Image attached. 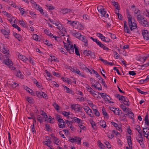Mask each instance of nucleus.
Masks as SVG:
<instances>
[{
  "label": "nucleus",
  "instance_id": "f257e3e1",
  "mask_svg": "<svg viewBox=\"0 0 149 149\" xmlns=\"http://www.w3.org/2000/svg\"><path fill=\"white\" fill-rule=\"evenodd\" d=\"M127 17L128 19V25L131 30L132 31L137 28V24L135 22L134 19L132 20L131 15L129 13L127 14Z\"/></svg>",
  "mask_w": 149,
  "mask_h": 149
},
{
  "label": "nucleus",
  "instance_id": "f03ea898",
  "mask_svg": "<svg viewBox=\"0 0 149 149\" xmlns=\"http://www.w3.org/2000/svg\"><path fill=\"white\" fill-rule=\"evenodd\" d=\"M56 119L58 122V125L60 128H63L65 125V123L64 121L61 118L60 115L56 114Z\"/></svg>",
  "mask_w": 149,
  "mask_h": 149
},
{
  "label": "nucleus",
  "instance_id": "7ed1b4c3",
  "mask_svg": "<svg viewBox=\"0 0 149 149\" xmlns=\"http://www.w3.org/2000/svg\"><path fill=\"white\" fill-rule=\"evenodd\" d=\"M3 63L4 64L8 66L11 69L15 70V68L13 67V63L11 60L8 58L7 59H6L3 61Z\"/></svg>",
  "mask_w": 149,
  "mask_h": 149
},
{
  "label": "nucleus",
  "instance_id": "20e7f679",
  "mask_svg": "<svg viewBox=\"0 0 149 149\" xmlns=\"http://www.w3.org/2000/svg\"><path fill=\"white\" fill-rule=\"evenodd\" d=\"M71 109L76 112H80L83 113L84 112L82 111V108L80 107V105L78 104H73L71 106Z\"/></svg>",
  "mask_w": 149,
  "mask_h": 149
},
{
  "label": "nucleus",
  "instance_id": "39448f33",
  "mask_svg": "<svg viewBox=\"0 0 149 149\" xmlns=\"http://www.w3.org/2000/svg\"><path fill=\"white\" fill-rule=\"evenodd\" d=\"M64 47L70 54H72L74 53V48L72 45H71L70 44L67 45L65 44L64 45Z\"/></svg>",
  "mask_w": 149,
  "mask_h": 149
},
{
  "label": "nucleus",
  "instance_id": "423d86ee",
  "mask_svg": "<svg viewBox=\"0 0 149 149\" xmlns=\"http://www.w3.org/2000/svg\"><path fill=\"white\" fill-rule=\"evenodd\" d=\"M0 50L1 52L6 54V56L9 54L10 51L9 49L4 45H2V48H0Z\"/></svg>",
  "mask_w": 149,
  "mask_h": 149
},
{
  "label": "nucleus",
  "instance_id": "0eeeda50",
  "mask_svg": "<svg viewBox=\"0 0 149 149\" xmlns=\"http://www.w3.org/2000/svg\"><path fill=\"white\" fill-rule=\"evenodd\" d=\"M142 34L144 39L149 40V32L147 30H144L142 32Z\"/></svg>",
  "mask_w": 149,
  "mask_h": 149
},
{
  "label": "nucleus",
  "instance_id": "6e6552de",
  "mask_svg": "<svg viewBox=\"0 0 149 149\" xmlns=\"http://www.w3.org/2000/svg\"><path fill=\"white\" fill-rule=\"evenodd\" d=\"M1 31L5 37L7 38L8 37V35L10 34L9 29H7L6 30L3 29H1Z\"/></svg>",
  "mask_w": 149,
  "mask_h": 149
},
{
  "label": "nucleus",
  "instance_id": "1a4fd4ad",
  "mask_svg": "<svg viewBox=\"0 0 149 149\" xmlns=\"http://www.w3.org/2000/svg\"><path fill=\"white\" fill-rule=\"evenodd\" d=\"M36 95L38 97H42L43 98H46L47 97V95L45 93L42 91H36Z\"/></svg>",
  "mask_w": 149,
  "mask_h": 149
},
{
  "label": "nucleus",
  "instance_id": "9d476101",
  "mask_svg": "<svg viewBox=\"0 0 149 149\" xmlns=\"http://www.w3.org/2000/svg\"><path fill=\"white\" fill-rule=\"evenodd\" d=\"M84 54L87 56H90L93 58L95 57L94 53L90 51L85 50L84 51Z\"/></svg>",
  "mask_w": 149,
  "mask_h": 149
},
{
  "label": "nucleus",
  "instance_id": "9b49d317",
  "mask_svg": "<svg viewBox=\"0 0 149 149\" xmlns=\"http://www.w3.org/2000/svg\"><path fill=\"white\" fill-rule=\"evenodd\" d=\"M139 23L144 26H149V23L145 18H144L142 21L141 20Z\"/></svg>",
  "mask_w": 149,
  "mask_h": 149
},
{
  "label": "nucleus",
  "instance_id": "f8f14e48",
  "mask_svg": "<svg viewBox=\"0 0 149 149\" xmlns=\"http://www.w3.org/2000/svg\"><path fill=\"white\" fill-rule=\"evenodd\" d=\"M45 121H47L48 123H49L51 124H53L55 120L54 118H52L51 116H49L48 118H45Z\"/></svg>",
  "mask_w": 149,
  "mask_h": 149
},
{
  "label": "nucleus",
  "instance_id": "ddd939ff",
  "mask_svg": "<svg viewBox=\"0 0 149 149\" xmlns=\"http://www.w3.org/2000/svg\"><path fill=\"white\" fill-rule=\"evenodd\" d=\"M57 28L59 29L60 31H61L62 33L66 32L65 28L64 27L63 25H62L60 23L58 24V26L57 27Z\"/></svg>",
  "mask_w": 149,
  "mask_h": 149
},
{
  "label": "nucleus",
  "instance_id": "4468645a",
  "mask_svg": "<svg viewBox=\"0 0 149 149\" xmlns=\"http://www.w3.org/2000/svg\"><path fill=\"white\" fill-rule=\"evenodd\" d=\"M80 40H81L84 43V45L85 46H87L88 45V41L86 38L83 35L81 36L80 37Z\"/></svg>",
  "mask_w": 149,
  "mask_h": 149
},
{
  "label": "nucleus",
  "instance_id": "2eb2a0df",
  "mask_svg": "<svg viewBox=\"0 0 149 149\" xmlns=\"http://www.w3.org/2000/svg\"><path fill=\"white\" fill-rule=\"evenodd\" d=\"M100 7H97V9L98 11L100 12L102 16L104 17H106V12L104 10L103 8H99Z\"/></svg>",
  "mask_w": 149,
  "mask_h": 149
},
{
  "label": "nucleus",
  "instance_id": "dca6fc26",
  "mask_svg": "<svg viewBox=\"0 0 149 149\" xmlns=\"http://www.w3.org/2000/svg\"><path fill=\"white\" fill-rule=\"evenodd\" d=\"M131 9L133 11H134L135 16L136 15H137L138 13H140V10H139L138 8H135V6L134 5H133L131 6Z\"/></svg>",
  "mask_w": 149,
  "mask_h": 149
},
{
  "label": "nucleus",
  "instance_id": "f3484780",
  "mask_svg": "<svg viewBox=\"0 0 149 149\" xmlns=\"http://www.w3.org/2000/svg\"><path fill=\"white\" fill-rule=\"evenodd\" d=\"M72 120V123L74 121L75 122L77 123L78 124L81 123L82 121L80 119L76 117H74L72 118H71Z\"/></svg>",
  "mask_w": 149,
  "mask_h": 149
},
{
  "label": "nucleus",
  "instance_id": "a211bd4d",
  "mask_svg": "<svg viewBox=\"0 0 149 149\" xmlns=\"http://www.w3.org/2000/svg\"><path fill=\"white\" fill-rule=\"evenodd\" d=\"M35 4V8L36 9L38 10L41 14H42L43 13V10L42 7H40V6L38 4H37L36 3V2H33Z\"/></svg>",
  "mask_w": 149,
  "mask_h": 149
},
{
  "label": "nucleus",
  "instance_id": "6ab92c4d",
  "mask_svg": "<svg viewBox=\"0 0 149 149\" xmlns=\"http://www.w3.org/2000/svg\"><path fill=\"white\" fill-rule=\"evenodd\" d=\"M91 86H94L96 88L98 89L99 90H101L102 89V87L101 84L97 82L96 84H93Z\"/></svg>",
  "mask_w": 149,
  "mask_h": 149
},
{
  "label": "nucleus",
  "instance_id": "aec40b11",
  "mask_svg": "<svg viewBox=\"0 0 149 149\" xmlns=\"http://www.w3.org/2000/svg\"><path fill=\"white\" fill-rule=\"evenodd\" d=\"M18 57L24 63H26L27 61L28 60V58L27 57L22 55L19 56Z\"/></svg>",
  "mask_w": 149,
  "mask_h": 149
},
{
  "label": "nucleus",
  "instance_id": "412c9836",
  "mask_svg": "<svg viewBox=\"0 0 149 149\" xmlns=\"http://www.w3.org/2000/svg\"><path fill=\"white\" fill-rule=\"evenodd\" d=\"M123 99L122 100L124 101L123 103L124 104L127 106H129L130 105V104L128 103V102H129V100L126 97L124 96Z\"/></svg>",
  "mask_w": 149,
  "mask_h": 149
},
{
  "label": "nucleus",
  "instance_id": "4be33fe9",
  "mask_svg": "<svg viewBox=\"0 0 149 149\" xmlns=\"http://www.w3.org/2000/svg\"><path fill=\"white\" fill-rule=\"evenodd\" d=\"M72 10L71 9L64 8L61 10V12L63 14H65L68 13V12H70Z\"/></svg>",
  "mask_w": 149,
  "mask_h": 149
},
{
  "label": "nucleus",
  "instance_id": "5701e85b",
  "mask_svg": "<svg viewBox=\"0 0 149 149\" xmlns=\"http://www.w3.org/2000/svg\"><path fill=\"white\" fill-rule=\"evenodd\" d=\"M74 72L78 74L79 76H81L83 77H86L85 75L83 74L78 69H76V70H75V71Z\"/></svg>",
  "mask_w": 149,
  "mask_h": 149
},
{
  "label": "nucleus",
  "instance_id": "b1692460",
  "mask_svg": "<svg viewBox=\"0 0 149 149\" xmlns=\"http://www.w3.org/2000/svg\"><path fill=\"white\" fill-rule=\"evenodd\" d=\"M97 36L100 38L103 41H105V38L103 35L99 33H96Z\"/></svg>",
  "mask_w": 149,
  "mask_h": 149
},
{
  "label": "nucleus",
  "instance_id": "393cba45",
  "mask_svg": "<svg viewBox=\"0 0 149 149\" xmlns=\"http://www.w3.org/2000/svg\"><path fill=\"white\" fill-rule=\"evenodd\" d=\"M97 45L100 47L102 48L104 50H108L109 49L103 44L100 41L98 42Z\"/></svg>",
  "mask_w": 149,
  "mask_h": 149
},
{
  "label": "nucleus",
  "instance_id": "a878e982",
  "mask_svg": "<svg viewBox=\"0 0 149 149\" xmlns=\"http://www.w3.org/2000/svg\"><path fill=\"white\" fill-rule=\"evenodd\" d=\"M127 143L129 147H130V149H132V141H131V136H129L127 139Z\"/></svg>",
  "mask_w": 149,
  "mask_h": 149
},
{
  "label": "nucleus",
  "instance_id": "bb28decb",
  "mask_svg": "<svg viewBox=\"0 0 149 149\" xmlns=\"http://www.w3.org/2000/svg\"><path fill=\"white\" fill-rule=\"evenodd\" d=\"M30 115L31 116V117H28V118L29 119H32L33 120V124H34V123H36V122L35 117L34 116L33 113H31Z\"/></svg>",
  "mask_w": 149,
  "mask_h": 149
},
{
  "label": "nucleus",
  "instance_id": "cd10ccee",
  "mask_svg": "<svg viewBox=\"0 0 149 149\" xmlns=\"http://www.w3.org/2000/svg\"><path fill=\"white\" fill-rule=\"evenodd\" d=\"M137 16V20L139 22L141 20H142L144 18L143 16L139 14L136 15Z\"/></svg>",
  "mask_w": 149,
  "mask_h": 149
},
{
  "label": "nucleus",
  "instance_id": "c85d7f7f",
  "mask_svg": "<svg viewBox=\"0 0 149 149\" xmlns=\"http://www.w3.org/2000/svg\"><path fill=\"white\" fill-rule=\"evenodd\" d=\"M16 76L17 77L21 79H23V75L22 73L19 70L17 71Z\"/></svg>",
  "mask_w": 149,
  "mask_h": 149
},
{
  "label": "nucleus",
  "instance_id": "c756f323",
  "mask_svg": "<svg viewBox=\"0 0 149 149\" xmlns=\"http://www.w3.org/2000/svg\"><path fill=\"white\" fill-rule=\"evenodd\" d=\"M79 68L82 70H84L86 68V66L82 63L81 62H79L78 63Z\"/></svg>",
  "mask_w": 149,
  "mask_h": 149
},
{
  "label": "nucleus",
  "instance_id": "7c9ffc66",
  "mask_svg": "<svg viewBox=\"0 0 149 149\" xmlns=\"http://www.w3.org/2000/svg\"><path fill=\"white\" fill-rule=\"evenodd\" d=\"M104 99L105 101L109 102L110 103H113V102H111L110 101L111 98L110 97L107 95H105V97H104Z\"/></svg>",
  "mask_w": 149,
  "mask_h": 149
},
{
  "label": "nucleus",
  "instance_id": "2f4dec72",
  "mask_svg": "<svg viewBox=\"0 0 149 149\" xmlns=\"http://www.w3.org/2000/svg\"><path fill=\"white\" fill-rule=\"evenodd\" d=\"M14 36L17 38L19 41H20L22 38L21 36L18 34H17L16 33H14Z\"/></svg>",
  "mask_w": 149,
  "mask_h": 149
},
{
  "label": "nucleus",
  "instance_id": "473e14b6",
  "mask_svg": "<svg viewBox=\"0 0 149 149\" xmlns=\"http://www.w3.org/2000/svg\"><path fill=\"white\" fill-rule=\"evenodd\" d=\"M89 121L92 127L94 129H95L96 128V124L95 122L93 121V119H90Z\"/></svg>",
  "mask_w": 149,
  "mask_h": 149
},
{
  "label": "nucleus",
  "instance_id": "72a5a7b5",
  "mask_svg": "<svg viewBox=\"0 0 149 149\" xmlns=\"http://www.w3.org/2000/svg\"><path fill=\"white\" fill-rule=\"evenodd\" d=\"M45 72L47 74V80H51V78L52 77V76L50 73L49 72H48L47 70H45Z\"/></svg>",
  "mask_w": 149,
  "mask_h": 149
},
{
  "label": "nucleus",
  "instance_id": "f704fd0d",
  "mask_svg": "<svg viewBox=\"0 0 149 149\" xmlns=\"http://www.w3.org/2000/svg\"><path fill=\"white\" fill-rule=\"evenodd\" d=\"M102 113L103 115L107 118H108L109 116L107 112H106L105 109L103 108L102 109Z\"/></svg>",
  "mask_w": 149,
  "mask_h": 149
},
{
  "label": "nucleus",
  "instance_id": "c9c22d12",
  "mask_svg": "<svg viewBox=\"0 0 149 149\" xmlns=\"http://www.w3.org/2000/svg\"><path fill=\"white\" fill-rule=\"evenodd\" d=\"M100 125L103 128H105L106 127L105 122L104 120H101L100 122Z\"/></svg>",
  "mask_w": 149,
  "mask_h": 149
},
{
  "label": "nucleus",
  "instance_id": "e433bc0d",
  "mask_svg": "<svg viewBox=\"0 0 149 149\" xmlns=\"http://www.w3.org/2000/svg\"><path fill=\"white\" fill-rule=\"evenodd\" d=\"M37 119L38 121L40 123H41L43 122L44 118L40 115H38Z\"/></svg>",
  "mask_w": 149,
  "mask_h": 149
},
{
  "label": "nucleus",
  "instance_id": "4c0bfd02",
  "mask_svg": "<svg viewBox=\"0 0 149 149\" xmlns=\"http://www.w3.org/2000/svg\"><path fill=\"white\" fill-rule=\"evenodd\" d=\"M87 86L88 87L86 86V88H87V90L91 94L93 93V92H95V91L90 87L88 85Z\"/></svg>",
  "mask_w": 149,
  "mask_h": 149
},
{
  "label": "nucleus",
  "instance_id": "58836bf2",
  "mask_svg": "<svg viewBox=\"0 0 149 149\" xmlns=\"http://www.w3.org/2000/svg\"><path fill=\"white\" fill-rule=\"evenodd\" d=\"M143 132L144 134L149 133V127H146L143 128Z\"/></svg>",
  "mask_w": 149,
  "mask_h": 149
},
{
  "label": "nucleus",
  "instance_id": "ea45409f",
  "mask_svg": "<svg viewBox=\"0 0 149 149\" xmlns=\"http://www.w3.org/2000/svg\"><path fill=\"white\" fill-rule=\"evenodd\" d=\"M74 139V142H77V144L78 145L80 144L81 143V139L78 137H76Z\"/></svg>",
  "mask_w": 149,
  "mask_h": 149
},
{
  "label": "nucleus",
  "instance_id": "a19ab883",
  "mask_svg": "<svg viewBox=\"0 0 149 149\" xmlns=\"http://www.w3.org/2000/svg\"><path fill=\"white\" fill-rule=\"evenodd\" d=\"M98 144L99 147L101 149H104L105 146L100 141H98Z\"/></svg>",
  "mask_w": 149,
  "mask_h": 149
},
{
  "label": "nucleus",
  "instance_id": "79ce46f5",
  "mask_svg": "<svg viewBox=\"0 0 149 149\" xmlns=\"http://www.w3.org/2000/svg\"><path fill=\"white\" fill-rule=\"evenodd\" d=\"M115 96L119 100H122L123 98V97L124 96H121L119 94H116L115 95Z\"/></svg>",
  "mask_w": 149,
  "mask_h": 149
},
{
  "label": "nucleus",
  "instance_id": "37998d69",
  "mask_svg": "<svg viewBox=\"0 0 149 149\" xmlns=\"http://www.w3.org/2000/svg\"><path fill=\"white\" fill-rule=\"evenodd\" d=\"M60 141V140L57 138H55V139H54V143L58 145H59V144H58L59 142Z\"/></svg>",
  "mask_w": 149,
  "mask_h": 149
},
{
  "label": "nucleus",
  "instance_id": "c03bdc74",
  "mask_svg": "<svg viewBox=\"0 0 149 149\" xmlns=\"http://www.w3.org/2000/svg\"><path fill=\"white\" fill-rule=\"evenodd\" d=\"M79 22L77 21H72V23H73L72 26L73 27L76 29L78 24L77 23Z\"/></svg>",
  "mask_w": 149,
  "mask_h": 149
},
{
  "label": "nucleus",
  "instance_id": "a18cd8bd",
  "mask_svg": "<svg viewBox=\"0 0 149 149\" xmlns=\"http://www.w3.org/2000/svg\"><path fill=\"white\" fill-rule=\"evenodd\" d=\"M136 89L137 90V91L138 92L141 93V94H144V95H146L148 93V92L143 91H141L139 88H136Z\"/></svg>",
  "mask_w": 149,
  "mask_h": 149
},
{
  "label": "nucleus",
  "instance_id": "49530a36",
  "mask_svg": "<svg viewBox=\"0 0 149 149\" xmlns=\"http://www.w3.org/2000/svg\"><path fill=\"white\" fill-rule=\"evenodd\" d=\"M45 128L46 130L48 131H50L52 130L50 127V125L49 124H46L45 125Z\"/></svg>",
  "mask_w": 149,
  "mask_h": 149
},
{
  "label": "nucleus",
  "instance_id": "de8ad7c7",
  "mask_svg": "<svg viewBox=\"0 0 149 149\" xmlns=\"http://www.w3.org/2000/svg\"><path fill=\"white\" fill-rule=\"evenodd\" d=\"M31 127L32 132L33 134H34L36 132V131L35 129V125L34 124H33V125L31 126Z\"/></svg>",
  "mask_w": 149,
  "mask_h": 149
},
{
  "label": "nucleus",
  "instance_id": "09e8293b",
  "mask_svg": "<svg viewBox=\"0 0 149 149\" xmlns=\"http://www.w3.org/2000/svg\"><path fill=\"white\" fill-rule=\"evenodd\" d=\"M120 111H121L119 110L118 108H117V109L115 110L113 113L116 115H119L120 113Z\"/></svg>",
  "mask_w": 149,
  "mask_h": 149
},
{
  "label": "nucleus",
  "instance_id": "8fccbe9b",
  "mask_svg": "<svg viewBox=\"0 0 149 149\" xmlns=\"http://www.w3.org/2000/svg\"><path fill=\"white\" fill-rule=\"evenodd\" d=\"M41 112V115L44 117V118H45V119L47 118L48 116L46 113L44 111H42Z\"/></svg>",
  "mask_w": 149,
  "mask_h": 149
},
{
  "label": "nucleus",
  "instance_id": "3c124183",
  "mask_svg": "<svg viewBox=\"0 0 149 149\" xmlns=\"http://www.w3.org/2000/svg\"><path fill=\"white\" fill-rule=\"evenodd\" d=\"M26 100L28 102L30 103H32L33 102V100L31 97H28Z\"/></svg>",
  "mask_w": 149,
  "mask_h": 149
},
{
  "label": "nucleus",
  "instance_id": "603ef678",
  "mask_svg": "<svg viewBox=\"0 0 149 149\" xmlns=\"http://www.w3.org/2000/svg\"><path fill=\"white\" fill-rule=\"evenodd\" d=\"M78 24L76 29H82L83 28V26L79 22L77 23Z\"/></svg>",
  "mask_w": 149,
  "mask_h": 149
},
{
  "label": "nucleus",
  "instance_id": "864d4df0",
  "mask_svg": "<svg viewBox=\"0 0 149 149\" xmlns=\"http://www.w3.org/2000/svg\"><path fill=\"white\" fill-rule=\"evenodd\" d=\"M113 5L115 6L116 9L117 10L118 9V3L117 2L114 1L113 2Z\"/></svg>",
  "mask_w": 149,
  "mask_h": 149
},
{
  "label": "nucleus",
  "instance_id": "5fc2aeb1",
  "mask_svg": "<svg viewBox=\"0 0 149 149\" xmlns=\"http://www.w3.org/2000/svg\"><path fill=\"white\" fill-rule=\"evenodd\" d=\"M124 31L125 32H126L128 33H130L131 31L130 29L128 28V27H126L124 28Z\"/></svg>",
  "mask_w": 149,
  "mask_h": 149
},
{
  "label": "nucleus",
  "instance_id": "6e6d98bb",
  "mask_svg": "<svg viewBox=\"0 0 149 149\" xmlns=\"http://www.w3.org/2000/svg\"><path fill=\"white\" fill-rule=\"evenodd\" d=\"M140 144L141 147L142 148H144L145 147V145L143 143V141H138Z\"/></svg>",
  "mask_w": 149,
  "mask_h": 149
},
{
  "label": "nucleus",
  "instance_id": "4d7b16f0",
  "mask_svg": "<svg viewBox=\"0 0 149 149\" xmlns=\"http://www.w3.org/2000/svg\"><path fill=\"white\" fill-rule=\"evenodd\" d=\"M120 107L121 109L123 110V111H127L126 110L127 109L126 107L123 104H121L120 105Z\"/></svg>",
  "mask_w": 149,
  "mask_h": 149
},
{
  "label": "nucleus",
  "instance_id": "13d9d810",
  "mask_svg": "<svg viewBox=\"0 0 149 149\" xmlns=\"http://www.w3.org/2000/svg\"><path fill=\"white\" fill-rule=\"evenodd\" d=\"M53 106H54V107L57 110H59V109L58 108L59 107L56 103H54L53 104Z\"/></svg>",
  "mask_w": 149,
  "mask_h": 149
},
{
  "label": "nucleus",
  "instance_id": "bf43d9fd",
  "mask_svg": "<svg viewBox=\"0 0 149 149\" xmlns=\"http://www.w3.org/2000/svg\"><path fill=\"white\" fill-rule=\"evenodd\" d=\"M19 10L20 11V12L22 15H23L25 13V11L24 10V9L23 8H20Z\"/></svg>",
  "mask_w": 149,
  "mask_h": 149
},
{
  "label": "nucleus",
  "instance_id": "052dcab7",
  "mask_svg": "<svg viewBox=\"0 0 149 149\" xmlns=\"http://www.w3.org/2000/svg\"><path fill=\"white\" fill-rule=\"evenodd\" d=\"M94 113L95 115L97 116H100V113L96 109L94 110Z\"/></svg>",
  "mask_w": 149,
  "mask_h": 149
},
{
  "label": "nucleus",
  "instance_id": "680f3d73",
  "mask_svg": "<svg viewBox=\"0 0 149 149\" xmlns=\"http://www.w3.org/2000/svg\"><path fill=\"white\" fill-rule=\"evenodd\" d=\"M45 44L48 46H52V45L50 42L47 40H46L45 42Z\"/></svg>",
  "mask_w": 149,
  "mask_h": 149
},
{
  "label": "nucleus",
  "instance_id": "e2e57ef3",
  "mask_svg": "<svg viewBox=\"0 0 149 149\" xmlns=\"http://www.w3.org/2000/svg\"><path fill=\"white\" fill-rule=\"evenodd\" d=\"M20 24L22 25L24 27H27V25L23 21H20L19 22Z\"/></svg>",
  "mask_w": 149,
  "mask_h": 149
},
{
  "label": "nucleus",
  "instance_id": "0e129e2a",
  "mask_svg": "<svg viewBox=\"0 0 149 149\" xmlns=\"http://www.w3.org/2000/svg\"><path fill=\"white\" fill-rule=\"evenodd\" d=\"M13 26L15 28L17 29L19 31H21L20 28L17 24H13Z\"/></svg>",
  "mask_w": 149,
  "mask_h": 149
},
{
  "label": "nucleus",
  "instance_id": "69168bd1",
  "mask_svg": "<svg viewBox=\"0 0 149 149\" xmlns=\"http://www.w3.org/2000/svg\"><path fill=\"white\" fill-rule=\"evenodd\" d=\"M11 85L13 88H15L18 86V84L16 83L13 82L12 83Z\"/></svg>",
  "mask_w": 149,
  "mask_h": 149
},
{
  "label": "nucleus",
  "instance_id": "338daca9",
  "mask_svg": "<svg viewBox=\"0 0 149 149\" xmlns=\"http://www.w3.org/2000/svg\"><path fill=\"white\" fill-rule=\"evenodd\" d=\"M28 60H29V62L32 65H34L35 64L33 62V61L32 60V58H31L30 57H29L28 59Z\"/></svg>",
  "mask_w": 149,
  "mask_h": 149
},
{
  "label": "nucleus",
  "instance_id": "774afa93",
  "mask_svg": "<svg viewBox=\"0 0 149 149\" xmlns=\"http://www.w3.org/2000/svg\"><path fill=\"white\" fill-rule=\"evenodd\" d=\"M33 38L36 40H38V36L36 34H34L33 36Z\"/></svg>",
  "mask_w": 149,
  "mask_h": 149
}]
</instances>
